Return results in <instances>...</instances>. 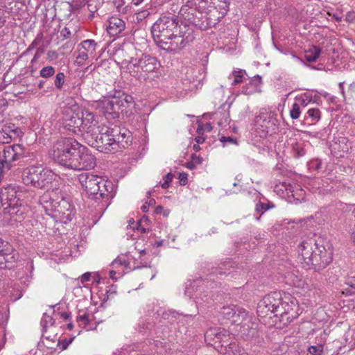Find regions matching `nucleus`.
Wrapping results in <instances>:
<instances>
[{"instance_id":"13d9d810","label":"nucleus","mask_w":355,"mask_h":355,"mask_svg":"<svg viewBox=\"0 0 355 355\" xmlns=\"http://www.w3.org/2000/svg\"><path fill=\"white\" fill-rule=\"evenodd\" d=\"M191 159H192L191 161L194 162L196 165L200 164L202 161V159L200 157L197 156L196 155H192Z\"/></svg>"},{"instance_id":"4d7b16f0","label":"nucleus","mask_w":355,"mask_h":355,"mask_svg":"<svg viewBox=\"0 0 355 355\" xmlns=\"http://www.w3.org/2000/svg\"><path fill=\"white\" fill-rule=\"evenodd\" d=\"M90 278H91V273L85 272L81 276L80 281L82 283H85V282L89 281Z\"/></svg>"},{"instance_id":"dca6fc26","label":"nucleus","mask_w":355,"mask_h":355,"mask_svg":"<svg viewBox=\"0 0 355 355\" xmlns=\"http://www.w3.org/2000/svg\"><path fill=\"white\" fill-rule=\"evenodd\" d=\"M24 157V148L21 145L7 146L3 149V159L0 161V168L10 169L12 162Z\"/></svg>"},{"instance_id":"9d476101","label":"nucleus","mask_w":355,"mask_h":355,"mask_svg":"<svg viewBox=\"0 0 355 355\" xmlns=\"http://www.w3.org/2000/svg\"><path fill=\"white\" fill-rule=\"evenodd\" d=\"M110 128L104 125L92 135H87L85 141L88 145L96 148L99 152L110 153H112V143Z\"/></svg>"},{"instance_id":"ddd939ff","label":"nucleus","mask_w":355,"mask_h":355,"mask_svg":"<svg viewBox=\"0 0 355 355\" xmlns=\"http://www.w3.org/2000/svg\"><path fill=\"white\" fill-rule=\"evenodd\" d=\"M112 152L127 148L132 142L130 132L125 128L114 126L110 128Z\"/></svg>"},{"instance_id":"4c0bfd02","label":"nucleus","mask_w":355,"mask_h":355,"mask_svg":"<svg viewBox=\"0 0 355 355\" xmlns=\"http://www.w3.org/2000/svg\"><path fill=\"white\" fill-rule=\"evenodd\" d=\"M323 345H318L310 346L308 351L311 355H323Z\"/></svg>"},{"instance_id":"4be33fe9","label":"nucleus","mask_w":355,"mask_h":355,"mask_svg":"<svg viewBox=\"0 0 355 355\" xmlns=\"http://www.w3.org/2000/svg\"><path fill=\"white\" fill-rule=\"evenodd\" d=\"M261 78L257 75L252 78L249 83L243 87L242 93L246 95H251L254 93L261 92Z\"/></svg>"},{"instance_id":"f03ea898","label":"nucleus","mask_w":355,"mask_h":355,"mask_svg":"<svg viewBox=\"0 0 355 355\" xmlns=\"http://www.w3.org/2000/svg\"><path fill=\"white\" fill-rule=\"evenodd\" d=\"M298 253L303 268L320 271L331 262L333 249L328 241L307 238L298 246Z\"/></svg>"},{"instance_id":"e2e57ef3","label":"nucleus","mask_w":355,"mask_h":355,"mask_svg":"<svg viewBox=\"0 0 355 355\" xmlns=\"http://www.w3.org/2000/svg\"><path fill=\"white\" fill-rule=\"evenodd\" d=\"M195 141L198 144H202L205 141V137H203L202 135H199L195 138Z\"/></svg>"},{"instance_id":"f3484780","label":"nucleus","mask_w":355,"mask_h":355,"mask_svg":"<svg viewBox=\"0 0 355 355\" xmlns=\"http://www.w3.org/2000/svg\"><path fill=\"white\" fill-rule=\"evenodd\" d=\"M195 39L193 31L189 29L187 30L183 35H176L173 36L172 43L168 47V51H176L184 48L187 45L192 42Z\"/></svg>"},{"instance_id":"b1692460","label":"nucleus","mask_w":355,"mask_h":355,"mask_svg":"<svg viewBox=\"0 0 355 355\" xmlns=\"http://www.w3.org/2000/svg\"><path fill=\"white\" fill-rule=\"evenodd\" d=\"M320 183H322V180L320 178H316L311 180L309 183V189L313 193H318L319 194L324 195L332 190L331 188H323L320 187Z\"/></svg>"},{"instance_id":"473e14b6","label":"nucleus","mask_w":355,"mask_h":355,"mask_svg":"<svg viewBox=\"0 0 355 355\" xmlns=\"http://www.w3.org/2000/svg\"><path fill=\"white\" fill-rule=\"evenodd\" d=\"M306 113L313 122L318 121L321 118V112L318 108H310Z\"/></svg>"},{"instance_id":"774afa93","label":"nucleus","mask_w":355,"mask_h":355,"mask_svg":"<svg viewBox=\"0 0 355 355\" xmlns=\"http://www.w3.org/2000/svg\"><path fill=\"white\" fill-rule=\"evenodd\" d=\"M212 129L211 125L210 123H207L203 128L204 130H206L207 132H210Z\"/></svg>"},{"instance_id":"72a5a7b5","label":"nucleus","mask_w":355,"mask_h":355,"mask_svg":"<svg viewBox=\"0 0 355 355\" xmlns=\"http://www.w3.org/2000/svg\"><path fill=\"white\" fill-rule=\"evenodd\" d=\"M55 70L54 67L51 66H47L43 67L40 71V75L41 77L44 78H49L54 75Z\"/></svg>"},{"instance_id":"e433bc0d","label":"nucleus","mask_w":355,"mask_h":355,"mask_svg":"<svg viewBox=\"0 0 355 355\" xmlns=\"http://www.w3.org/2000/svg\"><path fill=\"white\" fill-rule=\"evenodd\" d=\"M300 107L298 103H294L292 105V108L290 110V116L293 119H297L300 116Z\"/></svg>"},{"instance_id":"c9c22d12","label":"nucleus","mask_w":355,"mask_h":355,"mask_svg":"<svg viewBox=\"0 0 355 355\" xmlns=\"http://www.w3.org/2000/svg\"><path fill=\"white\" fill-rule=\"evenodd\" d=\"M65 75L62 72H60L57 73L55 78L54 80V85L56 89H62L64 83Z\"/></svg>"},{"instance_id":"1a4fd4ad","label":"nucleus","mask_w":355,"mask_h":355,"mask_svg":"<svg viewBox=\"0 0 355 355\" xmlns=\"http://www.w3.org/2000/svg\"><path fill=\"white\" fill-rule=\"evenodd\" d=\"M220 314L224 319L230 320L232 324L241 325L244 329L254 328L255 324L252 322V318L242 307L236 305L223 306Z\"/></svg>"},{"instance_id":"412c9836","label":"nucleus","mask_w":355,"mask_h":355,"mask_svg":"<svg viewBox=\"0 0 355 355\" xmlns=\"http://www.w3.org/2000/svg\"><path fill=\"white\" fill-rule=\"evenodd\" d=\"M107 31L111 37L117 36L125 27V22L117 17H112L108 19Z\"/></svg>"},{"instance_id":"7ed1b4c3","label":"nucleus","mask_w":355,"mask_h":355,"mask_svg":"<svg viewBox=\"0 0 355 355\" xmlns=\"http://www.w3.org/2000/svg\"><path fill=\"white\" fill-rule=\"evenodd\" d=\"M295 306V301L290 295L275 291L265 295L260 300L257 311L261 318H271L273 315L285 324L297 317V313L293 311Z\"/></svg>"},{"instance_id":"338daca9","label":"nucleus","mask_w":355,"mask_h":355,"mask_svg":"<svg viewBox=\"0 0 355 355\" xmlns=\"http://www.w3.org/2000/svg\"><path fill=\"white\" fill-rule=\"evenodd\" d=\"M164 211V208L162 206H157L156 208H155V212L157 214H162Z\"/></svg>"},{"instance_id":"37998d69","label":"nucleus","mask_w":355,"mask_h":355,"mask_svg":"<svg viewBox=\"0 0 355 355\" xmlns=\"http://www.w3.org/2000/svg\"><path fill=\"white\" fill-rule=\"evenodd\" d=\"M87 6L89 12L95 13L98 10V7L94 0L88 1Z\"/></svg>"},{"instance_id":"6e6d98bb","label":"nucleus","mask_w":355,"mask_h":355,"mask_svg":"<svg viewBox=\"0 0 355 355\" xmlns=\"http://www.w3.org/2000/svg\"><path fill=\"white\" fill-rule=\"evenodd\" d=\"M175 315H176V313L175 311H168L166 312H164L163 314L164 318L167 320L171 319L170 318L171 316L172 318H175Z\"/></svg>"},{"instance_id":"6ab92c4d","label":"nucleus","mask_w":355,"mask_h":355,"mask_svg":"<svg viewBox=\"0 0 355 355\" xmlns=\"http://www.w3.org/2000/svg\"><path fill=\"white\" fill-rule=\"evenodd\" d=\"M99 190L96 193V197H93L96 200H101L103 201H107L114 196L113 184L108 180H105L101 178V181L98 183Z\"/></svg>"},{"instance_id":"a18cd8bd","label":"nucleus","mask_w":355,"mask_h":355,"mask_svg":"<svg viewBox=\"0 0 355 355\" xmlns=\"http://www.w3.org/2000/svg\"><path fill=\"white\" fill-rule=\"evenodd\" d=\"M77 321L82 322L83 324L87 325L89 324V314L85 313L83 315L77 317Z\"/></svg>"},{"instance_id":"09e8293b","label":"nucleus","mask_w":355,"mask_h":355,"mask_svg":"<svg viewBox=\"0 0 355 355\" xmlns=\"http://www.w3.org/2000/svg\"><path fill=\"white\" fill-rule=\"evenodd\" d=\"M220 141L223 144H225L227 142L228 143H230V144H236L237 142H236V140L233 139L232 137H222L220 139Z\"/></svg>"},{"instance_id":"5fc2aeb1","label":"nucleus","mask_w":355,"mask_h":355,"mask_svg":"<svg viewBox=\"0 0 355 355\" xmlns=\"http://www.w3.org/2000/svg\"><path fill=\"white\" fill-rule=\"evenodd\" d=\"M322 180V183H320V187L323 188H334L333 186L330 185L329 178H320Z\"/></svg>"},{"instance_id":"c756f323","label":"nucleus","mask_w":355,"mask_h":355,"mask_svg":"<svg viewBox=\"0 0 355 355\" xmlns=\"http://www.w3.org/2000/svg\"><path fill=\"white\" fill-rule=\"evenodd\" d=\"M104 107L106 112L112 114L116 112V108H119V101L117 99L106 100L103 102Z\"/></svg>"},{"instance_id":"052dcab7","label":"nucleus","mask_w":355,"mask_h":355,"mask_svg":"<svg viewBox=\"0 0 355 355\" xmlns=\"http://www.w3.org/2000/svg\"><path fill=\"white\" fill-rule=\"evenodd\" d=\"M60 317L64 320H67L71 317V313L69 312H62Z\"/></svg>"},{"instance_id":"5701e85b","label":"nucleus","mask_w":355,"mask_h":355,"mask_svg":"<svg viewBox=\"0 0 355 355\" xmlns=\"http://www.w3.org/2000/svg\"><path fill=\"white\" fill-rule=\"evenodd\" d=\"M291 146L293 156L295 158L303 157L306 150L304 148V143L303 141H297L296 139L291 140Z\"/></svg>"},{"instance_id":"69168bd1","label":"nucleus","mask_w":355,"mask_h":355,"mask_svg":"<svg viewBox=\"0 0 355 355\" xmlns=\"http://www.w3.org/2000/svg\"><path fill=\"white\" fill-rule=\"evenodd\" d=\"M135 228L142 233H145L146 232V229L143 226L142 223H141V225H139L137 223V227Z\"/></svg>"},{"instance_id":"aec40b11","label":"nucleus","mask_w":355,"mask_h":355,"mask_svg":"<svg viewBox=\"0 0 355 355\" xmlns=\"http://www.w3.org/2000/svg\"><path fill=\"white\" fill-rule=\"evenodd\" d=\"M352 148L351 143L346 137H338L331 145V150L337 157H344V154L348 153Z\"/></svg>"},{"instance_id":"8fccbe9b","label":"nucleus","mask_w":355,"mask_h":355,"mask_svg":"<svg viewBox=\"0 0 355 355\" xmlns=\"http://www.w3.org/2000/svg\"><path fill=\"white\" fill-rule=\"evenodd\" d=\"M60 35L64 39H67L71 37V33L69 28L64 27V28L62 29V31L60 32Z\"/></svg>"},{"instance_id":"423d86ee","label":"nucleus","mask_w":355,"mask_h":355,"mask_svg":"<svg viewBox=\"0 0 355 355\" xmlns=\"http://www.w3.org/2000/svg\"><path fill=\"white\" fill-rule=\"evenodd\" d=\"M178 21L173 16H162L152 26L153 37L157 45L162 49L168 51V47L173 40Z\"/></svg>"},{"instance_id":"58836bf2","label":"nucleus","mask_w":355,"mask_h":355,"mask_svg":"<svg viewBox=\"0 0 355 355\" xmlns=\"http://www.w3.org/2000/svg\"><path fill=\"white\" fill-rule=\"evenodd\" d=\"M43 40V34L42 33H40L33 42L29 45L26 51L28 52L33 50L35 46H37L39 44H40Z\"/></svg>"},{"instance_id":"cd10ccee","label":"nucleus","mask_w":355,"mask_h":355,"mask_svg":"<svg viewBox=\"0 0 355 355\" xmlns=\"http://www.w3.org/2000/svg\"><path fill=\"white\" fill-rule=\"evenodd\" d=\"M96 42L94 40H85L80 43V46L83 49V51H85L89 55H93L96 49Z\"/></svg>"},{"instance_id":"4468645a","label":"nucleus","mask_w":355,"mask_h":355,"mask_svg":"<svg viewBox=\"0 0 355 355\" xmlns=\"http://www.w3.org/2000/svg\"><path fill=\"white\" fill-rule=\"evenodd\" d=\"M99 181H101V177L92 173H83L78 175L79 183L91 198L96 197V193L100 188L98 186Z\"/></svg>"},{"instance_id":"ea45409f","label":"nucleus","mask_w":355,"mask_h":355,"mask_svg":"<svg viewBox=\"0 0 355 355\" xmlns=\"http://www.w3.org/2000/svg\"><path fill=\"white\" fill-rule=\"evenodd\" d=\"M14 137L3 130H0V142L2 144H8Z\"/></svg>"},{"instance_id":"49530a36","label":"nucleus","mask_w":355,"mask_h":355,"mask_svg":"<svg viewBox=\"0 0 355 355\" xmlns=\"http://www.w3.org/2000/svg\"><path fill=\"white\" fill-rule=\"evenodd\" d=\"M179 181L181 185H186L188 182V174L184 172L180 173L179 175Z\"/></svg>"},{"instance_id":"3c124183","label":"nucleus","mask_w":355,"mask_h":355,"mask_svg":"<svg viewBox=\"0 0 355 355\" xmlns=\"http://www.w3.org/2000/svg\"><path fill=\"white\" fill-rule=\"evenodd\" d=\"M346 284L349 286L352 289L355 290V277H349L346 279Z\"/></svg>"},{"instance_id":"de8ad7c7","label":"nucleus","mask_w":355,"mask_h":355,"mask_svg":"<svg viewBox=\"0 0 355 355\" xmlns=\"http://www.w3.org/2000/svg\"><path fill=\"white\" fill-rule=\"evenodd\" d=\"M322 162L319 159L313 160L310 164V168H313L315 171H318L321 168Z\"/></svg>"},{"instance_id":"a19ab883","label":"nucleus","mask_w":355,"mask_h":355,"mask_svg":"<svg viewBox=\"0 0 355 355\" xmlns=\"http://www.w3.org/2000/svg\"><path fill=\"white\" fill-rule=\"evenodd\" d=\"M53 320L50 315H48L46 313L44 314L41 321L44 329H46L48 325H53Z\"/></svg>"},{"instance_id":"bb28decb","label":"nucleus","mask_w":355,"mask_h":355,"mask_svg":"<svg viewBox=\"0 0 355 355\" xmlns=\"http://www.w3.org/2000/svg\"><path fill=\"white\" fill-rule=\"evenodd\" d=\"M282 187L287 192L288 196H292L293 198H295V196H303V191L301 188H300L299 185H293L290 183L283 182Z\"/></svg>"},{"instance_id":"f257e3e1","label":"nucleus","mask_w":355,"mask_h":355,"mask_svg":"<svg viewBox=\"0 0 355 355\" xmlns=\"http://www.w3.org/2000/svg\"><path fill=\"white\" fill-rule=\"evenodd\" d=\"M50 155L55 162L75 171L90 170L96 165L95 156L72 137L58 140L53 145Z\"/></svg>"},{"instance_id":"c85d7f7f","label":"nucleus","mask_w":355,"mask_h":355,"mask_svg":"<svg viewBox=\"0 0 355 355\" xmlns=\"http://www.w3.org/2000/svg\"><path fill=\"white\" fill-rule=\"evenodd\" d=\"M245 73V71L242 69L234 70L231 74L228 76V79L231 80L232 78H234L232 85H236L237 84L241 83L243 81V75Z\"/></svg>"},{"instance_id":"a878e982","label":"nucleus","mask_w":355,"mask_h":355,"mask_svg":"<svg viewBox=\"0 0 355 355\" xmlns=\"http://www.w3.org/2000/svg\"><path fill=\"white\" fill-rule=\"evenodd\" d=\"M321 53V49L316 46H312L308 50L305 51L304 58L309 62H313L317 60Z\"/></svg>"},{"instance_id":"6e6552de","label":"nucleus","mask_w":355,"mask_h":355,"mask_svg":"<svg viewBox=\"0 0 355 355\" xmlns=\"http://www.w3.org/2000/svg\"><path fill=\"white\" fill-rule=\"evenodd\" d=\"M24 196L22 188L16 184H10L0 190V198L5 212L18 215L21 206L20 200Z\"/></svg>"},{"instance_id":"7c9ffc66","label":"nucleus","mask_w":355,"mask_h":355,"mask_svg":"<svg viewBox=\"0 0 355 355\" xmlns=\"http://www.w3.org/2000/svg\"><path fill=\"white\" fill-rule=\"evenodd\" d=\"M285 279L286 283L291 286L300 287L302 285V280L293 272H287Z\"/></svg>"},{"instance_id":"20e7f679","label":"nucleus","mask_w":355,"mask_h":355,"mask_svg":"<svg viewBox=\"0 0 355 355\" xmlns=\"http://www.w3.org/2000/svg\"><path fill=\"white\" fill-rule=\"evenodd\" d=\"M39 204L46 214L62 223L71 221L75 216L73 205L69 199L59 196L57 191L45 192L40 197Z\"/></svg>"},{"instance_id":"a211bd4d","label":"nucleus","mask_w":355,"mask_h":355,"mask_svg":"<svg viewBox=\"0 0 355 355\" xmlns=\"http://www.w3.org/2000/svg\"><path fill=\"white\" fill-rule=\"evenodd\" d=\"M16 261L15 250L8 242L4 243L0 252V268H9Z\"/></svg>"},{"instance_id":"0e129e2a","label":"nucleus","mask_w":355,"mask_h":355,"mask_svg":"<svg viewBox=\"0 0 355 355\" xmlns=\"http://www.w3.org/2000/svg\"><path fill=\"white\" fill-rule=\"evenodd\" d=\"M187 168H188L190 170H193L196 168V165L195 164L194 162H189L186 164Z\"/></svg>"},{"instance_id":"79ce46f5","label":"nucleus","mask_w":355,"mask_h":355,"mask_svg":"<svg viewBox=\"0 0 355 355\" xmlns=\"http://www.w3.org/2000/svg\"><path fill=\"white\" fill-rule=\"evenodd\" d=\"M270 206L268 204H265L263 202H259L256 205L255 210L257 212H261V214L264 213L266 211L268 210Z\"/></svg>"},{"instance_id":"39448f33","label":"nucleus","mask_w":355,"mask_h":355,"mask_svg":"<svg viewBox=\"0 0 355 355\" xmlns=\"http://www.w3.org/2000/svg\"><path fill=\"white\" fill-rule=\"evenodd\" d=\"M128 73L139 82H145L149 75L155 72L159 67V60L154 56L142 53L139 57H131L128 60H123Z\"/></svg>"},{"instance_id":"680f3d73","label":"nucleus","mask_w":355,"mask_h":355,"mask_svg":"<svg viewBox=\"0 0 355 355\" xmlns=\"http://www.w3.org/2000/svg\"><path fill=\"white\" fill-rule=\"evenodd\" d=\"M96 69V66L93 64H90L86 68L84 69L83 72L86 73L87 71L92 72Z\"/></svg>"},{"instance_id":"0eeeda50","label":"nucleus","mask_w":355,"mask_h":355,"mask_svg":"<svg viewBox=\"0 0 355 355\" xmlns=\"http://www.w3.org/2000/svg\"><path fill=\"white\" fill-rule=\"evenodd\" d=\"M55 179V174L49 168L41 166H31L24 169L22 181L26 185L37 189H45Z\"/></svg>"},{"instance_id":"2eb2a0df","label":"nucleus","mask_w":355,"mask_h":355,"mask_svg":"<svg viewBox=\"0 0 355 355\" xmlns=\"http://www.w3.org/2000/svg\"><path fill=\"white\" fill-rule=\"evenodd\" d=\"M81 126L80 127V133L84 134V139L87 135H92L99 129L101 125H98V121L94 114L88 110H83L80 117Z\"/></svg>"},{"instance_id":"bf43d9fd","label":"nucleus","mask_w":355,"mask_h":355,"mask_svg":"<svg viewBox=\"0 0 355 355\" xmlns=\"http://www.w3.org/2000/svg\"><path fill=\"white\" fill-rule=\"evenodd\" d=\"M6 21L3 10L0 9V28L2 27Z\"/></svg>"},{"instance_id":"f8f14e48","label":"nucleus","mask_w":355,"mask_h":355,"mask_svg":"<svg viewBox=\"0 0 355 355\" xmlns=\"http://www.w3.org/2000/svg\"><path fill=\"white\" fill-rule=\"evenodd\" d=\"M256 131L260 137H266L275 133L278 129V120L272 112H261L256 117Z\"/></svg>"},{"instance_id":"f704fd0d","label":"nucleus","mask_w":355,"mask_h":355,"mask_svg":"<svg viewBox=\"0 0 355 355\" xmlns=\"http://www.w3.org/2000/svg\"><path fill=\"white\" fill-rule=\"evenodd\" d=\"M89 55L87 53L80 50L76 57L75 64L78 67L83 65L85 62L89 58Z\"/></svg>"},{"instance_id":"9b49d317","label":"nucleus","mask_w":355,"mask_h":355,"mask_svg":"<svg viewBox=\"0 0 355 355\" xmlns=\"http://www.w3.org/2000/svg\"><path fill=\"white\" fill-rule=\"evenodd\" d=\"M82 110L77 105L64 107L60 119L64 128L75 134H79L82 124L80 123Z\"/></svg>"},{"instance_id":"393cba45","label":"nucleus","mask_w":355,"mask_h":355,"mask_svg":"<svg viewBox=\"0 0 355 355\" xmlns=\"http://www.w3.org/2000/svg\"><path fill=\"white\" fill-rule=\"evenodd\" d=\"M224 355H247V353L236 342H231L225 346Z\"/></svg>"},{"instance_id":"2f4dec72","label":"nucleus","mask_w":355,"mask_h":355,"mask_svg":"<svg viewBox=\"0 0 355 355\" xmlns=\"http://www.w3.org/2000/svg\"><path fill=\"white\" fill-rule=\"evenodd\" d=\"M2 130L6 133L11 135L13 137H16L20 132V129L17 127L14 123L6 124L3 126Z\"/></svg>"},{"instance_id":"864d4df0","label":"nucleus","mask_w":355,"mask_h":355,"mask_svg":"<svg viewBox=\"0 0 355 355\" xmlns=\"http://www.w3.org/2000/svg\"><path fill=\"white\" fill-rule=\"evenodd\" d=\"M43 52H44V49L42 48H41V47L37 48L36 53H35L31 62L33 63V62L37 61V59H39V58L40 57L41 54L43 53Z\"/></svg>"},{"instance_id":"603ef678","label":"nucleus","mask_w":355,"mask_h":355,"mask_svg":"<svg viewBox=\"0 0 355 355\" xmlns=\"http://www.w3.org/2000/svg\"><path fill=\"white\" fill-rule=\"evenodd\" d=\"M345 19H346V21H347L348 22H350V23L354 22L355 21V12H354V11L348 12L346 14Z\"/></svg>"},{"instance_id":"c03bdc74","label":"nucleus","mask_w":355,"mask_h":355,"mask_svg":"<svg viewBox=\"0 0 355 355\" xmlns=\"http://www.w3.org/2000/svg\"><path fill=\"white\" fill-rule=\"evenodd\" d=\"M173 178V175L171 173L166 174L164 178V182L162 184V187L163 189H167L169 187V184L172 181Z\"/></svg>"}]
</instances>
